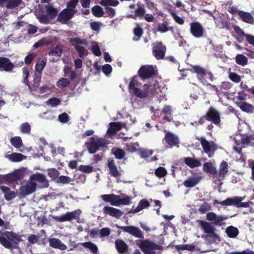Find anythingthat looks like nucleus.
Returning a JSON list of instances; mask_svg holds the SVG:
<instances>
[{"mask_svg":"<svg viewBox=\"0 0 254 254\" xmlns=\"http://www.w3.org/2000/svg\"><path fill=\"white\" fill-rule=\"evenodd\" d=\"M157 73V67L155 65H144V98L152 99L159 94L160 89L158 87V82L153 79L148 83L145 81V79L153 77Z\"/></svg>","mask_w":254,"mask_h":254,"instance_id":"f257e3e1","label":"nucleus"},{"mask_svg":"<svg viewBox=\"0 0 254 254\" xmlns=\"http://www.w3.org/2000/svg\"><path fill=\"white\" fill-rule=\"evenodd\" d=\"M22 241L21 236L12 231H0V244L9 250L19 248L18 244Z\"/></svg>","mask_w":254,"mask_h":254,"instance_id":"f03ea898","label":"nucleus"},{"mask_svg":"<svg viewBox=\"0 0 254 254\" xmlns=\"http://www.w3.org/2000/svg\"><path fill=\"white\" fill-rule=\"evenodd\" d=\"M107 144L106 140L102 137L92 136L88 141L85 143V145L90 154H94L100 148L106 146Z\"/></svg>","mask_w":254,"mask_h":254,"instance_id":"7ed1b4c3","label":"nucleus"},{"mask_svg":"<svg viewBox=\"0 0 254 254\" xmlns=\"http://www.w3.org/2000/svg\"><path fill=\"white\" fill-rule=\"evenodd\" d=\"M102 199L106 202H110L112 205L119 206L121 205H127L130 202V198L128 196L121 198L120 195L115 194H103Z\"/></svg>","mask_w":254,"mask_h":254,"instance_id":"20e7f679","label":"nucleus"},{"mask_svg":"<svg viewBox=\"0 0 254 254\" xmlns=\"http://www.w3.org/2000/svg\"><path fill=\"white\" fill-rule=\"evenodd\" d=\"M22 72L24 77L23 78V82L28 86L30 91H36L39 87L41 80V74L40 73H35L34 75L33 83L30 85L29 84L28 77L29 76V71L27 67H23L22 68Z\"/></svg>","mask_w":254,"mask_h":254,"instance_id":"39448f33","label":"nucleus"},{"mask_svg":"<svg viewBox=\"0 0 254 254\" xmlns=\"http://www.w3.org/2000/svg\"><path fill=\"white\" fill-rule=\"evenodd\" d=\"M245 199V196H235L231 198H228L226 199L221 201L220 204L223 205H234L237 207H248L251 203L250 201L242 202Z\"/></svg>","mask_w":254,"mask_h":254,"instance_id":"423d86ee","label":"nucleus"},{"mask_svg":"<svg viewBox=\"0 0 254 254\" xmlns=\"http://www.w3.org/2000/svg\"><path fill=\"white\" fill-rule=\"evenodd\" d=\"M137 78L138 76L136 75L131 78L128 85V91L136 97L142 98L143 92L138 88L141 85V83L138 81Z\"/></svg>","mask_w":254,"mask_h":254,"instance_id":"0eeeda50","label":"nucleus"},{"mask_svg":"<svg viewBox=\"0 0 254 254\" xmlns=\"http://www.w3.org/2000/svg\"><path fill=\"white\" fill-rule=\"evenodd\" d=\"M206 218L214 225L221 226L224 224V221L227 219L228 217L225 215H218L214 212H210L206 214Z\"/></svg>","mask_w":254,"mask_h":254,"instance_id":"6e6552de","label":"nucleus"},{"mask_svg":"<svg viewBox=\"0 0 254 254\" xmlns=\"http://www.w3.org/2000/svg\"><path fill=\"white\" fill-rule=\"evenodd\" d=\"M152 54L157 60L163 59L165 56L166 48L161 42H155L152 44Z\"/></svg>","mask_w":254,"mask_h":254,"instance_id":"1a4fd4ad","label":"nucleus"},{"mask_svg":"<svg viewBox=\"0 0 254 254\" xmlns=\"http://www.w3.org/2000/svg\"><path fill=\"white\" fill-rule=\"evenodd\" d=\"M75 13L69 10L68 9H63L58 16L57 21L62 24H65L72 19Z\"/></svg>","mask_w":254,"mask_h":254,"instance_id":"9d476101","label":"nucleus"},{"mask_svg":"<svg viewBox=\"0 0 254 254\" xmlns=\"http://www.w3.org/2000/svg\"><path fill=\"white\" fill-rule=\"evenodd\" d=\"M190 32L193 37L199 38L203 36L204 29L199 22H191L190 23Z\"/></svg>","mask_w":254,"mask_h":254,"instance_id":"9b49d317","label":"nucleus"},{"mask_svg":"<svg viewBox=\"0 0 254 254\" xmlns=\"http://www.w3.org/2000/svg\"><path fill=\"white\" fill-rule=\"evenodd\" d=\"M37 184L34 182H29L25 186L20 188V195L23 197L30 194L36 190Z\"/></svg>","mask_w":254,"mask_h":254,"instance_id":"f8f14e48","label":"nucleus"},{"mask_svg":"<svg viewBox=\"0 0 254 254\" xmlns=\"http://www.w3.org/2000/svg\"><path fill=\"white\" fill-rule=\"evenodd\" d=\"M200 142L204 152L208 154L209 157H211L216 149L215 144L213 142H208L203 138H201Z\"/></svg>","mask_w":254,"mask_h":254,"instance_id":"ddd939ff","label":"nucleus"},{"mask_svg":"<svg viewBox=\"0 0 254 254\" xmlns=\"http://www.w3.org/2000/svg\"><path fill=\"white\" fill-rule=\"evenodd\" d=\"M117 227L122 230L123 232L127 233L134 237L139 238L142 237L141 231L138 227L133 226H120L118 225Z\"/></svg>","mask_w":254,"mask_h":254,"instance_id":"4468645a","label":"nucleus"},{"mask_svg":"<svg viewBox=\"0 0 254 254\" xmlns=\"http://www.w3.org/2000/svg\"><path fill=\"white\" fill-rule=\"evenodd\" d=\"M30 180L38 182L41 188H47L49 186V182L46 176L42 174H33L30 176Z\"/></svg>","mask_w":254,"mask_h":254,"instance_id":"2eb2a0df","label":"nucleus"},{"mask_svg":"<svg viewBox=\"0 0 254 254\" xmlns=\"http://www.w3.org/2000/svg\"><path fill=\"white\" fill-rule=\"evenodd\" d=\"M77 217L76 211H73L71 212H67L65 214L61 216H53V218L58 222L70 221L73 219H75Z\"/></svg>","mask_w":254,"mask_h":254,"instance_id":"dca6fc26","label":"nucleus"},{"mask_svg":"<svg viewBox=\"0 0 254 254\" xmlns=\"http://www.w3.org/2000/svg\"><path fill=\"white\" fill-rule=\"evenodd\" d=\"M205 118L216 125H219L220 122L219 113L213 108L209 109Z\"/></svg>","mask_w":254,"mask_h":254,"instance_id":"f3484780","label":"nucleus"},{"mask_svg":"<svg viewBox=\"0 0 254 254\" xmlns=\"http://www.w3.org/2000/svg\"><path fill=\"white\" fill-rule=\"evenodd\" d=\"M103 212L117 219L120 218L124 214V212L121 210L108 206H105L103 208Z\"/></svg>","mask_w":254,"mask_h":254,"instance_id":"a211bd4d","label":"nucleus"},{"mask_svg":"<svg viewBox=\"0 0 254 254\" xmlns=\"http://www.w3.org/2000/svg\"><path fill=\"white\" fill-rule=\"evenodd\" d=\"M228 172V164L226 161H222L220 165L218 172L215 174V177L219 181L223 180Z\"/></svg>","mask_w":254,"mask_h":254,"instance_id":"6ab92c4d","label":"nucleus"},{"mask_svg":"<svg viewBox=\"0 0 254 254\" xmlns=\"http://www.w3.org/2000/svg\"><path fill=\"white\" fill-rule=\"evenodd\" d=\"M23 176L24 175L22 172L17 170L12 173L7 174L4 178L5 180L8 182L13 183L17 181L22 180Z\"/></svg>","mask_w":254,"mask_h":254,"instance_id":"aec40b11","label":"nucleus"},{"mask_svg":"<svg viewBox=\"0 0 254 254\" xmlns=\"http://www.w3.org/2000/svg\"><path fill=\"white\" fill-rule=\"evenodd\" d=\"M159 248V245L148 241L144 240V254H156V251Z\"/></svg>","mask_w":254,"mask_h":254,"instance_id":"412c9836","label":"nucleus"},{"mask_svg":"<svg viewBox=\"0 0 254 254\" xmlns=\"http://www.w3.org/2000/svg\"><path fill=\"white\" fill-rule=\"evenodd\" d=\"M14 65L10 60L6 57H0V70L7 72L12 70Z\"/></svg>","mask_w":254,"mask_h":254,"instance_id":"4be33fe9","label":"nucleus"},{"mask_svg":"<svg viewBox=\"0 0 254 254\" xmlns=\"http://www.w3.org/2000/svg\"><path fill=\"white\" fill-rule=\"evenodd\" d=\"M107 165L109 168V173L111 176L117 178L121 175V173L118 169L115 161L113 159L108 160Z\"/></svg>","mask_w":254,"mask_h":254,"instance_id":"5701e85b","label":"nucleus"},{"mask_svg":"<svg viewBox=\"0 0 254 254\" xmlns=\"http://www.w3.org/2000/svg\"><path fill=\"white\" fill-rule=\"evenodd\" d=\"M0 189L3 193L4 198L7 201H10L16 196V193L13 190H11L8 187L0 186Z\"/></svg>","mask_w":254,"mask_h":254,"instance_id":"b1692460","label":"nucleus"},{"mask_svg":"<svg viewBox=\"0 0 254 254\" xmlns=\"http://www.w3.org/2000/svg\"><path fill=\"white\" fill-rule=\"evenodd\" d=\"M201 178V177L196 175L190 176L183 182V184L187 188H192L199 182Z\"/></svg>","mask_w":254,"mask_h":254,"instance_id":"393cba45","label":"nucleus"},{"mask_svg":"<svg viewBox=\"0 0 254 254\" xmlns=\"http://www.w3.org/2000/svg\"><path fill=\"white\" fill-rule=\"evenodd\" d=\"M115 245L120 254H125L128 251L127 245L122 239H117L115 241Z\"/></svg>","mask_w":254,"mask_h":254,"instance_id":"a878e982","label":"nucleus"},{"mask_svg":"<svg viewBox=\"0 0 254 254\" xmlns=\"http://www.w3.org/2000/svg\"><path fill=\"white\" fill-rule=\"evenodd\" d=\"M49 245L52 248L59 249L61 250H65L67 247L62 241L57 238H51L49 240Z\"/></svg>","mask_w":254,"mask_h":254,"instance_id":"bb28decb","label":"nucleus"},{"mask_svg":"<svg viewBox=\"0 0 254 254\" xmlns=\"http://www.w3.org/2000/svg\"><path fill=\"white\" fill-rule=\"evenodd\" d=\"M122 128L121 124L119 123L112 122L110 124V127L107 130V133L109 136L115 135L118 131Z\"/></svg>","mask_w":254,"mask_h":254,"instance_id":"cd10ccee","label":"nucleus"},{"mask_svg":"<svg viewBox=\"0 0 254 254\" xmlns=\"http://www.w3.org/2000/svg\"><path fill=\"white\" fill-rule=\"evenodd\" d=\"M190 70L192 72L197 73L199 80L203 83H205V81H203V76L206 74V71L202 67L199 65H193Z\"/></svg>","mask_w":254,"mask_h":254,"instance_id":"c85d7f7f","label":"nucleus"},{"mask_svg":"<svg viewBox=\"0 0 254 254\" xmlns=\"http://www.w3.org/2000/svg\"><path fill=\"white\" fill-rule=\"evenodd\" d=\"M165 140L167 143L171 146H175L179 143L178 136L171 132H167L166 134Z\"/></svg>","mask_w":254,"mask_h":254,"instance_id":"c756f323","label":"nucleus"},{"mask_svg":"<svg viewBox=\"0 0 254 254\" xmlns=\"http://www.w3.org/2000/svg\"><path fill=\"white\" fill-rule=\"evenodd\" d=\"M13 162H19L26 158V156L19 153H12L6 156Z\"/></svg>","mask_w":254,"mask_h":254,"instance_id":"7c9ffc66","label":"nucleus"},{"mask_svg":"<svg viewBox=\"0 0 254 254\" xmlns=\"http://www.w3.org/2000/svg\"><path fill=\"white\" fill-rule=\"evenodd\" d=\"M239 16L244 22L246 23L253 24L254 22L253 16L249 12L244 11H240L239 12Z\"/></svg>","mask_w":254,"mask_h":254,"instance_id":"2f4dec72","label":"nucleus"},{"mask_svg":"<svg viewBox=\"0 0 254 254\" xmlns=\"http://www.w3.org/2000/svg\"><path fill=\"white\" fill-rule=\"evenodd\" d=\"M203 171L207 173L212 175H215L217 174V170L215 165L212 163H205L203 165Z\"/></svg>","mask_w":254,"mask_h":254,"instance_id":"473e14b6","label":"nucleus"},{"mask_svg":"<svg viewBox=\"0 0 254 254\" xmlns=\"http://www.w3.org/2000/svg\"><path fill=\"white\" fill-rule=\"evenodd\" d=\"M186 164L191 168L199 167L201 165L200 161L194 158L186 157L184 159Z\"/></svg>","mask_w":254,"mask_h":254,"instance_id":"72a5a7b5","label":"nucleus"},{"mask_svg":"<svg viewBox=\"0 0 254 254\" xmlns=\"http://www.w3.org/2000/svg\"><path fill=\"white\" fill-rule=\"evenodd\" d=\"M162 114L164 119L168 121H170L172 119V107L169 105H166L163 108Z\"/></svg>","mask_w":254,"mask_h":254,"instance_id":"f704fd0d","label":"nucleus"},{"mask_svg":"<svg viewBox=\"0 0 254 254\" xmlns=\"http://www.w3.org/2000/svg\"><path fill=\"white\" fill-rule=\"evenodd\" d=\"M202 237L209 243H213L219 240V237L215 233V231L205 235H203Z\"/></svg>","mask_w":254,"mask_h":254,"instance_id":"c9c22d12","label":"nucleus"},{"mask_svg":"<svg viewBox=\"0 0 254 254\" xmlns=\"http://www.w3.org/2000/svg\"><path fill=\"white\" fill-rule=\"evenodd\" d=\"M238 106L243 111L248 113H252L254 111V106L246 102L239 103Z\"/></svg>","mask_w":254,"mask_h":254,"instance_id":"e433bc0d","label":"nucleus"},{"mask_svg":"<svg viewBox=\"0 0 254 254\" xmlns=\"http://www.w3.org/2000/svg\"><path fill=\"white\" fill-rule=\"evenodd\" d=\"M200 225L205 234L215 231L214 227L206 221L201 220L200 221Z\"/></svg>","mask_w":254,"mask_h":254,"instance_id":"4c0bfd02","label":"nucleus"},{"mask_svg":"<svg viewBox=\"0 0 254 254\" xmlns=\"http://www.w3.org/2000/svg\"><path fill=\"white\" fill-rule=\"evenodd\" d=\"M236 63L242 66H244L248 64V58L242 54H238L235 58Z\"/></svg>","mask_w":254,"mask_h":254,"instance_id":"58836bf2","label":"nucleus"},{"mask_svg":"<svg viewBox=\"0 0 254 254\" xmlns=\"http://www.w3.org/2000/svg\"><path fill=\"white\" fill-rule=\"evenodd\" d=\"M46 12L48 15L51 19L55 18L58 13V11L57 9L54 8L52 5L48 4L46 6Z\"/></svg>","mask_w":254,"mask_h":254,"instance_id":"ea45409f","label":"nucleus"},{"mask_svg":"<svg viewBox=\"0 0 254 254\" xmlns=\"http://www.w3.org/2000/svg\"><path fill=\"white\" fill-rule=\"evenodd\" d=\"M112 152L115 157L119 160L123 159L126 155L124 150L121 148H114L112 150Z\"/></svg>","mask_w":254,"mask_h":254,"instance_id":"a19ab883","label":"nucleus"},{"mask_svg":"<svg viewBox=\"0 0 254 254\" xmlns=\"http://www.w3.org/2000/svg\"><path fill=\"white\" fill-rule=\"evenodd\" d=\"M215 24L220 28H225L228 26L227 21L221 16L214 17Z\"/></svg>","mask_w":254,"mask_h":254,"instance_id":"79ce46f5","label":"nucleus"},{"mask_svg":"<svg viewBox=\"0 0 254 254\" xmlns=\"http://www.w3.org/2000/svg\"><path fill=\"white\" fill-rule=\"evenodd\" d=\"M81 245L86 248L89 249L91 251L96 254L98 252V247L96 244L91 242H86L81 243Z\"/></svg>","mask_w":254,"mask_h":254,"instance_id":"37998d69","label":"nucleus"},{"mask_svg":"<svg viewBox=\"0 0 254 254\" xmlns=\"http://www.w3.org/2000/svg\"><path fill=\"white\" fill-rule=\"evenodd\" d=\"M226 232L229 237L235 238L239 234V230L236 227L231 226L226 229Z\"/></svg>","mask_w":254,"mask_h":254,"instance_id":"c03bdc74","label":"nucleus"},{"mask_svg":"<svg viewBox=\"0 0 254 254\" xmlns=\"http://www.w3.org/2000/svg\"><path fill=\"white\" fill-rule=\"evenodd\" d=\"M47 63L46 59H43L41 61L37 62L35 65V72L40 73L42 74V71L45 67Z\"/></svg>","mask_w":254,"mask_h":254,"instance_id":"a18cd8bd","label":"nucleus"},{"mask_svg":"<svg viewBox=\"0 0 254 254\" xmlns=\"http://www.w3.org/2000/svg\"><path fill=\"white\" fill-rule=\"evenodd\" d=\"M71 181H73V179L69 177L62 175L59 176L57 180L56 181V183L58 184L64 185L69 184Z\"/></svg>","mask_w":254,"mask_h":254,"instance_id":"49530a36","label":"nucleus"},{"mask_svg":"<svg viewBox=\"0 0 254 254\" xmlns=\"http://www.w3.org/2000/svg\"><path fill=\"white\" fill-rule=\"evenodd\" d=\"M79 0H71L67 3L66 9H68L69 10L73 12L74 13L77 12V10L76 9V7L78 3Z\"/></svg>","mask_w":254,"mask_h":254,"instance_id":"de8ad7c7","label":"nucleus"},{"mask_svg":"<svg viewBox=\"0 0 254 254\" xmlns=\"http://www.w3.org/2000/svg\"><path fill=\"white\" fill-rule=\"evenodd\" d=\"M47 175L52 180L56 181L59 176L60 172L55 168H49L47 170Z\"/></svg>","mask_w":254,"mask_h":254,"instance_id":"09e8293b","label":"nucleus"},{"mask_svg":"<svg viewBox=\"0 0 254 254\" xmlns=\"http://www.w3.org/2000/svg\"><path fill=\"white\" fill-rule=\"evenodd\" d=\"M10 143L16 148H20L22 146V141L20 137L15 136L11 138Z\"/></svg>","mask_w":254,"mask_h":254,"instance_id":"8fccbe9b","label":"nucleus"},{"mask_svg":"<svg viewBox=\"0 0 254 254\" xmlns=\"http://www.w3.org/2000/svg\"><path fill=\"white\" fill-rule=\"evenodd\" d=\"M70 43L75 49L76 46H79L78 45H86V41L85 40H81L78 37L71 38L69 39Z\"/></svg>","mask_w":254,"mask_h":254,"instance_id":"3c124183","label":"nucleus"},{"mask_svg":"<svg viewBox=\"0 0 254 254\" xmlns=\"http://www.w3.org/2000/svg\"><path fill=\"white\" fill-rule=\"evenodd\" d=\"M93 14L97 17H100L103 16L104 11L102 8L99 5H95L92 8Z\"/></svg>","mask_w":254,"mask_h":254,"instance_id":"603ef678","label":"nucleus"},{"mask_svg":"<svg viewBox=\"0 0 254 254\" xmlns=\"http://www.w3.org/2000/svg\"><path fill=\"white\" fill-rule=\"evenodd\" d=\"M70 83V81L66 78H60L57 83V86L61 88H65L68 86Z\"/></svg>","mask_w":254,"mask_h":254,"instance_id":"864d4df0","label":"nucleus"},{"mask_svg":"<svg viewBox=\"0 0 254 254\" xmlns=\"http://www.w3.org/2000/svg\"><path fill=\"white\" fill-rule=\"evenodd\" d=\"M228 77L232 81L235 83H239L241 80V76L235 72L229 71L228 72Z\"/></svg>","mask_w":254,"mask_h":254,"instance_id":"5fc2aeb1","label":"nucleus"},{"mask_svg":"<svg viewBox=\"0 0 254 254\" xmlns=\"http://www.w3.org/2000/svg\"><path fill=\"white\" fill-rule=\"evenodd\" d=\"M63 53V49L62 47L60 46H56V47L51 50L49 53V55L50 56H58L60 57Z\"/></svg>","mask_w":254,"mask_h":254,"instance_id":"6e6d98bb","label":"nucleus"},{"mask_svg":"<svg viewBox=\"0 0 254 254\" xmlns=\"http://www.w3.org/2000/svg\"><path fill=\"white\" fill-rule=\"evenodd\" d=\"M20 128L21 132L23 133H30L31 127L30 124L27 122L22 123L20 126Z\"/></svg>","mask_w":254,"mask_h":254,"instance_id":"4d7b16f0","label":"nucleus"},{"mask_svg":"<svg viewBox=\"0 0 254 254\" xmlns=\"http://www.w3.org/2000/svg\"><path fill=\"white\" fill-rule=\"evenodd\" d=\"M75 49L81 58H84L88 54V51L84 47L76 46Z\"/></svg>","mask_w":254,"mask_h":254,"instance_id":"13d9d810","label":"nucleus"},{"mask_svg":"<svg viewBox=\"0 0 254 254\" xmlns=\"http://www.w3.org/2000/svg\"><path fill=\"white\" fill-rule=\"evenodd\" d=\"M101 4L106 7L116 6L119 4V1L118 0H102Z\"/></svg>","mask_w":254,"mask_h":254,"instance_id":"bf43d9fd","label":"nucleus"},{"mask_svg":"<svg viewBox=\"0 0 254 254\" xmlns=\"http://www.w3.org/2000/svg\"><path fill=\"white\" fill-rule=\"evenodd\" d=\"M176 248L178 250H188L190 251H192L194 250L195 247L193 245L189 244H184L180 245H177Z\"/></svg>","mask_w":254,"mask_h":254,"instance_id":"052dcab7","label":"nucleus"},{"mask_svg":"<svg viewBox=\"0 0 254 254\" xmlns=\"http://www.w3.org/2000/svg\"><path fill=\"white\" fill-rule=\"evenodd\" d=\"M167 173V170L164 168L162 167H160L158 168L155 172V174L156 176L161 178L165 177Z\"/></svg>","mask_w":254,"mask_h":254,"instance_id":"680f3d73","label":"nucleus"},{"mask_svg":"<svg viewBox=\"0 0 254 254\" xmlns=\"http://www.w3.org/2000/svg\"><path fill=\"white\" fill-rule=\"evenodd\" d=\"M78 170L83 173H90L93 171V167L89 165H80Z\"/></svg>","mask_w":254,"mask_h":254,"instance_id":"e2e57ef3","label":"nucleus"},{"mask_svg":"<svg viewBox=\"0 0 254 254\" xmlns=\"http://www.w3.org/2000/svg\"><path fill=\"white\" fill-rule=\"evenodd\" d=\"M36 57V54L32 53L27 55L24 59V62L26 64H30Z\"/></svg>","mask_w":254,"mask_h":254,"instance_id":"0e129e2a","label":"nucleus"},{"mask_svg":"<svg viewBox=\"0 0 254 254\" xmlns=\"http://www.w3.org/2000/svg\"><path fill=\"white\" fill-rule=\"evenodd\" d=\"M211 205L208 203H204L199 208V211L201 213H204L211 209Z\"/></svg>","mask_w":254,"mask_h":254,"instance_id":"69168bd1","label":"nucleus"},{"mask_svg":"<svg viewBox=\"0 0 254 254\" xmlns=\"http://www.w3.org/2000/svg\"><path fill=\"white\" fill-rule=\"evenodd\" d=\"M19 4V2L16 0H7L6 6L7 8L11 9L18 6Z\"/></svg>","mask_w":254,"mask_h":254,"instance_id":"338daca9","label":"nucleus"},{"mask_svg":"<svg viewBox=\"0 0 254 254\" xmlns=\"http://www.w3.org/2000/svg\"><path fill=\"white\" fill-rule=\"evenodd\" d=\"M91 51L93 54L96 56L99 57L101 55V52L100 47L97 44L92 46Z\"/></svg>","mask_w":254,"mask_h":254,"instance_id":"774afa93","label":"nucleus"}]
</instances>
